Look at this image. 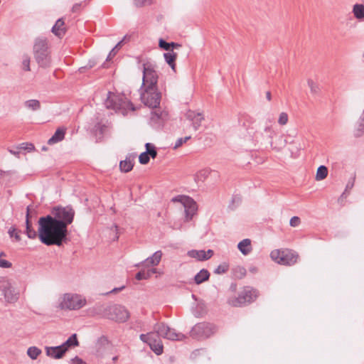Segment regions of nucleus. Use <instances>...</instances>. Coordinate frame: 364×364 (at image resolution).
<instances>
[{"label": "nucleus", "mask_w": 364, "mask_h": 364, "mask_svg": "<svg viewBox=\"0 0 364 364\" xmlns=\"http://www.w3.org/2000/svg\"><path fill=\"white\" fill-rule=\"evenodd\" d=\"M39 237L47 245H60L67 235L65 225L53 216L47 215L39 219Z\"/></svg>", "instance_id": "nucleus-1"}, {"label": "nucleus", "mask_w": 364, "mask_h": 364, "mask_svg": "<svg viewBox=\"0 0 364 364\" xmlns=\"http://www.w3.org/2000/svg\"><path fill=\"white\" fill-rule=\"evenodd\" d=\"M105 104L107 109L121 112L123 114L136 109L125 95L121 93L109 92Z\"/></svg>", "instance_id": "nucleus-2"}, {"label": "nucleus", "mask_w": 364, "mask_h": 364, "mask_svg": "<svg viewBox=\"0 0 364 364\" xmlns=\"http://www.w3.org/2000/svg\"><path fill=\"white\" fill-rule=\"evenodd\" d=\"M162 94L157 87H141L140 99L146 107L154 109L158 108L161 103Z\"/></svg>", "instance_id": "nucleus-3"}, {"label": "nucleus", "mask_w": 364, "mask_h": 364, "mask_svg": "<svg viewBox=\"0 0 364 364\" xmlns=\"http://www.w3.org/2000/svg\"><path fill=\"white\" fill-rule=\"evenodd\" d=\"M271 259L282 265H293L297 262L299 255L291 250H274L270 253Z\"/></svg>", "instance_id": "nucleus-4"}, {"label": "nucleus", "mask_w": 364, "mask_h": 364, "mask_svg": "<svg viewBox=\"0 0 364 364\" xmlns=\"http://www.w3.org/2000/svg\"><path fill=\"white\" fill-rule=\"evenodd\" d=\"M142 67L143 78L141 87H157L159 75L155 65L149 60H146L143 62Z\"/></svg>", "instance_id": "nucleus-5"}, {"label": "nucleus", "mask_w": 364, "mask_h": 364, "mask_svg": "<svg viewBox=\"0 0 364 364\" xmlns=\"http://www.w3.org/2000/svg\"><path fill=\"white\" fill-rule=\"evenodd\" d=\"M87 304L86 299L77 294H65L61 297L60 306L63 309L77 310Z\"/></svg>", "instance_id": "nucleus-6"}, {"label": "nucleus", "mask_w": 364, "mask_h": 364, "mask_svg": "<svg viewBox=\"0 0 364 364\" xmlns=\"http://www.w3.org/2000/svg\"><path fill=\"white\" fill-rule=\"evenodd\" d=\"M257 296L258 292L256 289L246 287L242 289L237 297L234 296L230 298L228 303L232 306H241L253 302Z\"/></svg>", "instance_id": "nucleus-7"}, {"label": "nucleus", "mask_w": 364, "mask_h": 364, "mask_svg": "<svg viewBox=\"0 0 364 364\" xmlns=\"http://www.w3.org/2000/svg\"><path fill=\"white\" fill-rule=\"evenodd\" d=\"M173 203H181L185 209L186 220L190 221L196 215L198 205L196 201L187 196H177L171 199Z\"/></svg>", "instance_id": "nucleus-8"}, {"label": "nucleus", "mask_w": 364, "mask_h": 364, "mask_svg": "<svg viewBox=\"0 0 364 364\" xmlns=\"http://www.w3.org/2000/svg\"><path fill=\"white\" fill-rule=\"evenodd\" d=\"M36 60L40 66L46 67L50 63L48 54V46L46 40H38L34 46Z\"/></svg>", "instance_id": "nucleus-9"}, {"label": "nucleus", "mask_w": 364, "mask_h": 364, "mask_svg": "<svg viewBox=\"0 0 364 364\" xmlns=\"http://www.w3.org/2000/svg\"><path fill=\"white\" fill-rule=\"evenodd\" d=\"M215 331L216 328L214 325L208 323H200L193 327L191 336L196 339H204L212 336Z\"/></svg>", "instance_id": "nucleus-10"}, {"label": "nucleus", "mask_w": 364, "mask_h": 364, "mask_svg": "<svg viewBox=\"0 0 364 364\" xmlns=\"http://www.w3.org/2000/svg\"><path fill=\"white\" fill-rule=\"evenodd\" d=\"M52 213L54 218L65 225V229L68 225L72 223L75 215V211L70 207L55 208Z\"/></svg>", "instance_id": "nucleus-11"}, {"label": "nucleus", "mask_w": 364, "mask_h": 364, "mask_svg": "<svg viewBox=\"0 0 364 364\" xmlns=\"http://www.w3.org/2000/svg\"><path fill=\"white\" fill-rule=\"evenodd\" d=\"M159 336L157 333L151 332L147 334H141L140 339L146 343L156 355H161L163 353L164 346Z\"/></svg>", "instance_id": "nucleus-12"}, {"label": "nucleus", "mask_w": 364, "mask_h": 364, "mask_svg": "<svg viewBox=\"0 0 364 364\" xmlns=\"http://www.w3.org/2000/svg\"><path fill=\"white\" fill-rule=\"evenodd\" d=\"M154 329L159 336L166 339L182 341L185 338L184 335L177 333L175 329L169 328L164 323L156 324Z\"/></svg>", "instance_id": "nucleus-13"}, {"label": "nucleus", "mask_w": 364, "mask_h": 364, "mask_svg": "<svg viewBox=\"0 0 364 364\" xmlns=\"http://www.w3.org/2000/svg\"><path fill=\"white\" fill-rule=\"evenodd\" d=\"M109 318L118 322H124L129 317V314L127 310L121 306H112L109 307Z\"/></svg>", "instance_id": "nucleus-14"}, {"label": "nucleus", "mask_w": 364, "mask_h": 364, "mask_svg": "<svg viewBox=\"0 0 364 364\" xmlns=\"http://www.w3.org/2000/svg\"><path fill=\"white\" fill-rule=\"evenodd\" d=\"M154 109L155 110L151 112V122L156 125H161L168 119V113L166 109H161L159 106Z\"/></svg>", "instance_id": "nucleus-15"}, {"label": "nucleus", "mask_w": 364, "mask_h": 364, "mask_svg": "<svg viewBox=\"0 0 364 364\" xmlns=\"http://www.w3.org/2000/svg\"><path fill=\"white\" fill-rule=\"evenodd\" d=\"M188 255L198 261H203L212 257L213 251L212 250H208V251L193 250L188 252Z\"/></svg>", "instance_id": "nucleus-16"}, {"label": "nucleus", "mask_w": 364, "mask_h": 364, "mask_svg": "<svg viewBox=\"0 0 364 364\" xmlns=\"http://www.w3.org/2000/svg\"><path fill=\"white\" fill-rule=\"evenodd\" d=\"M0 288L4 291V296L9 302H14L17 299V294L13 293L11 284L8 281L3 280Z\"/></svg>", "instance_id": "nucleus-17"}, {"label": "nucleus", "mask_w": 364, "mask_h": 364, "mask_svg": "<svg viewBox=\"0 0 364 364\" xmlns=\"http://www.w3.org/2000/svg\"><path fill=\"white\" fill-rule=\"evenodd\" d=\"M188 119L193 122V125L195 129H198L200 126L201 122L203 120V117L200 113L196 112L193 110H188L186 114Z\"/></svg>", "instance_id": "nucleus-18"}, {"label": "nucleus", "mask_w": 364, "mask_h": 364, "mask_svg": "<svg viewBox=\"0 0 364 364\" xmlns=\"http://www.w3.org/2000/svg\"><path fill=\"white\" fill-rule=\"evenodd\" d=\"M111 347V343L109 340L105 337H100L95 345V348L96 351L99 353H102L105 350H108Z\"/></svg>", "instance_id": "nucleus-19"}, {"label": "nucleus", "mask_w": 364, "mask_h": 364, "mask_svg": "<svg viewBox=\"0 0 364 364\" xmlns=\"http://www.w3.org/2000/svg\"><path fill=\"white\" fill-rule=\"evenodd\" d=\"M65 352L61 346L55 347H48L46 348V354L53 358L59 359L61 358Z\"/></svg>", "instance_id": "nucleus-20"}, {"label": "nucleus", "mask_w": 364, "mask_h": 364, "mask_svg": "<svg viewBox=\"0 0 364 364\" xmlns=\"http://www.w3.org/2000/svg\"><path fill=\"white\" fill-rule=\"evenodd\" d=\"M156 273V268L145 266V268H144L136 274V279L137 280L147 279L150 278L152 274Z\"/></svg>", "instance_id": "nucleus-21"}, {"label": "nucleus", "mask_w": 364, "mask_h": 364, "mask_svg": "<svg viewBox=\"0 0 364 364\" xmlns=\"http://www.w3.org/2000/svg\"><path fill=\"white\" fill-rule=\"evenodd\" d=\"M237 247L244 255H247L252 251V242L250 239H244L240 242Z\"/></svg>", "instance_id": "nucleus-22"}, {"label": "nucleus", "mask_w": 364, "mask_h": 364, "mask_svg": "<svg viewBox=\"0 0 364 364\" xmlns=\"http://www.w3.org/2000/svg\"><path fill=\"white\" fill-rule=\"evenodd\" d=\"M79 346V341L77 338V335L73 334L69 338L61 345L63 350L66 353L70 348H75Z\"/></svg>", "instance_id": "nucleus-23"}, {"label": "nucleus", "mask_w": 364, "mask_h": 364, "mask_svg": "<svg viewBox=\"0 0 364 364\" xmlns=\"http://www.w3.org/2000/svg\"><path fill=\"white\" fill-rule=\"evenodd\" d=\"M52 31L55 35L58 37H61L65 34V23L63 19H58L54 26L53 27Z\"/></svg>", "instance_id": "nucleus-24"}, {"label": "nucleus", "mask_w": 364, "mask_h": 364, "mask_svg": "<svg viewBox=\"0 0 364 364\" xmlns=\"http://www.w3.org/2000/svg\"><path fill=\"white\" fill-rule=\"evenodd\" d=\"M65 134V129L58 128L55 132L54 135L48 140V144H53L62 141L64 139Z\"/></svg>", "instance_id": "nucleus-25"}, {"label": "nucleus", "mask_w": 364, "mask_h": 364, "mask_svg": "<svg viewBox=\"0 0 364 364\" xmlns=\"http://www.w3.org/2000/svg\"><path fill=\"white\" fill-rule=\"evenodd\" d=\"M162 257L161 251L156 252L151 257L145 261V266H156L159 264Z\"/></svg>", "instance_id": "nucleus-26"}, {"label": "nucleus", "mask_w": 364, "mask_h": 364, "mask_svg": "<svg viewBox=\"0 0 364 364\" xmlns=\"http://www.w3.org/2000/svg\"><path fill=\"white\" fill-rule=\"evenodd\" d=\"M166 63L171 66L173 70L176 71V60L177 54L173 51L164 53Z\"/></svg>", "instance_id": "nucleus-27"}, {"label": "nucleus", "mask_w": 364, "mask_h": 364, "mask_svg": "<svg viewBox=\"0 0 364 364\" xmlns=\"http://www.w3.org/2000/svg\"><path fill=\"white\" fill-rule=\"evenodd\" d=\"M210 273L206 269L200 270L195 277V282L197 284H200L209 279Z\"/></svg>", "instance_id": "nucleus-28"}, {"label": "nucleus", "mask_w": 364, "mask_h": 364, "mask_svg": "<svg viewBox=\"0 0 364 364\" xmlns=\"http://www.w3.org/2000/svg\"><path fill=\"white\" fill-rule=\"evenodd\" d=\"M26 234L29 238L33 239L36 237V232L32 228L31 223L29 220V213L27 211L26 215Z\"/></svg>", "instance_id": "nucleus-29"}, {"label": "nucleus", "mask_w": 364, "mask_h": 364, "mask_svg": "<svg viewBox=\"0 0 364 364\" xmlns=\"http://www.w3.org/2000/svg\"><path fill=\"white\" fill-rule=\"evenodd\" d=\"M355 17L358 19L364 18V6L363 4H355L353 9Z\"/></svg>", "instance_id": "nucleus-30"}, {"label": "nucleus", "mask_w": 364, "mask_h": 364, "mask_svg": "<svg viewBox=\"0 0 364 364\" xmlns=\"http://www.w3.org/2000/svg\"><path fill=\"white\" fill-rule=\"evenodd\" d=\"M133 166L134 164L129 159L122 161L119 164L120 170L125 173L130 171L133 168Z\"/></svg>", "instance_id": "nucleus-31"}, {"label": "nucleus", "mask_w": 364, "mask_h": 364, "mask_svg": "<svg viewBox=\"0 0 364 364\" xmlns=\"http://www.w3.org/2000/svg\"><path fill=\"white\" fill-rule=\"evenodd\" d=\"M327 175H328L327 168L324 166H321L317 170L316 178L318 181H321V180L326 178Z\"/></svg>", "instance_id": "nucleus-32"}, {"label": "nucleus", "mask_w": 364, "mask_h": 364, "mask_svg": "<svg viewBox=\"0 0 364 364\" xmlns=\"http://www.w3.org/2000/svg\"><path fill=\"white\" fill-rule=\"evenodd\" d=\"M145 146L146 149V152L148 153L149 156H150L153 159L156 158L157 156L156 146L151 143H146Z\"/></svg>", "instance_id": "nucleus-33"}, {"label": "nucleus", "mask_w": 364, "mask_h": 364, "mask_svg": "<svg viewBox=\"0 0 364 364\" xmlns=\"http://www.w3.org/2000/svg\"><path fill=\"white\" fill-rule=\"evenodd\" d=\"M159 46L161 48H162L164 50H171V48L178 47L179 46L174 43H166L164 40L161 39L159 41Z\"/></svg>", "instance_id": "nucleus-34"}, {"label": "nucleus", "mask_w": 364, "mask_h": 364, "mask_svg": "<svg viewBox=\"0 0 364 364\" xmlns=\"http://www.w3.org/2000/svg\"><path fill=\"white\" fill-rule=\"evenodd\" d=\"M41 350L36 347H31L28 349V355L32 359H36L40 355Z\"/></svg>", "instance_id": "nucleus-35"}, {"label": "nucleus", "mask_w": 364, "mask_h": 364, "mask_svg": "<svg viewBox=\"0 0 364 364\" xmlns=\"http://www.w3.org/2000/svg\"><path fill=\"white\" fill-rule=\"evenodd\" d=\"M289 121V116L286 112H282L279 114V119H278V123L280 125H285L288 123Z\"/></svg>", "instance_id": "nucleus-36"}, {"label": "nucleus", "mask_w": 364, "mask_h": 364, "mask_svg": "<svg viewBox=\"0 0 364 364\" xmlns=\"http://www.w3.org/2000/svg\"><path fill=\"white\" fill-rule=\"evenodd\" d=\"M4 255V252L0 253V267L2 268H9L11 267V263L2 258Z\"/></svg>", "instance_id": "nucleus-37"}, {"label": "nucleus", "mask_w": 364, "mask_h": 364, "mask_svg": "<svg viewBox=\"0 0 364 364\" xmlns=\"http://www.w3.org/2000/svg\"><path fill=\"white\" fill-rule=\"evenodd\" d=\"M139 162L141 164H148L149 161V156L148 153H146V151L141 153L139 155Z\"/></svg>", "instance_id": "nucleus-38"}, {"label": "nucleus", "mask_w": 364, "mask_h": 364, "mask_svg": "<svg viewBox=\"0 0 364 364\" xmlns=\"http://www.w3.org/2000/svg\"><path fill=\"white\" fill-rule=\"evenodd\" d=\"M26 105L33 109H37L40 107V103L37 100H29L26 102Z\"/></svg>", "instance_id": "nucleus-39"}, {"label": "nucleus", "mask_w": 364, "mask_h": 364, "mask_svg": "<svg viewBox=\"0 0 364 364\" xmlns=\"http://www.w3.org/2000/svg\"><path fill=\"white\" fill-rule=\"evenodd\" d=\"M21 149L27 150L28 151H33L35 149L34 145L31 143H23L20 147Z\"/></svg>", "instance_id": "nucleus-40"}, {"label": "nucleus", "mask_w": 364, "mask_h": 364, "mask_svg": "<svg viewBox=\"0 0 364 364\" xmlns=\"http://www.w3.org/2000/svg\"><path fill=\"white\" fill-rule=\"evenodd\" d=\"M22 68L24 70H30V59L28 57H25L22 62Z\"/></svg>", "instance_id": "nucleus-41"}, {"label": "nucleus", "mask_w": 364, "mask_h": 364, "mask_svg": "<svg viewBox=\"0 0 364 364\" xmlns=\"http://www.w3.org/2000/svg\"><path fill=\"white\" fill-rule=\"evenodd\" d=\"M9 234L11 237H14L16 241H19L21 240L19 232L16 228H12L9 230Z\"/></svg>", "instance_id": "nucleus-42"}, {"label": "nucleus", "mask_w": 364, "mask_h": 364, "mask_svg": "<svg viewBox=\"0 0 364 364\" xmlns=\"http://www.w3.org/2000/svg\"><path fill=\"white\" fill-rule=\"evenodd\" d=\"M153 0H134L136 6H142L151 4Z\"/></svg>", "instance_id": "nucleus-43"}, {"label": "nucleus", "mask_w": 364, "mask_h": 364, "mask_svg": "<svg viewBox=\"0 0 364 364\" xmlns=\"http://www.w3.org/2000/svg\"><path fill=\"white\" fill-rule=\"evenodd\" d=\"M301 223L300 218L299 217L294 216L291 218L290 220V225L292 227L298 226Z\"/></svg>", "instance_id": "nucleus-44"}, {"label": "nucleus", "mask_w": 364, "mask_h": 364, "mask_svg": "<svg viewBox=\"0 0 364 364\" xmlns=\"http://www.w3.org/2000/svg\"><path fill=\"white\" fill-rule=\"evenodd\" d=\"M190 139V136H187V137H185V138H181L179 139L176 143V145L174 146L175 149H177L178 147H180L181 146H182L183 144L186 143L188 139Z\"/></svg>", "instance_id": "nucleus-45"}, {"label": "nucleus", "mask_w": 364, "mask_h": 364, "mask_svg": "<svg viewBox=\"0 0 364 364\" xmlns=\"http://www.w3.org/2000/svg\"><path fill=\"white\" fill-rule=\"evenodd\" d=\"M228 266L226 265V264L220 265L217 268L216 272L217 273H224V272H225L228 270Z\"/></svg>", "instance_id": "nucleus-46"}, {"label": "nucleus", "mask_w": 364, "mask_h": 364, "mask_svg": "<svg viewBox=\"0 0 364 364\" xmlns=\"http://www.w3.org/2000/svg\"><path fill=\"white\" fill-rule=\"evenodd\" d=\"M72 364H87V363H85L81 359H80L78 358H75V359L73 360Z\"/></svg>", "instance_id": "nucleus-47"}, {"label": "nucleus", "mask_w": 364, "mask_h": 364, "mask_svg": "<svg viewBox=\"0 0 364 364\" xmlns=\"http://www.w3.org/2000/svg\"><path fill=\"white\" fill-rule=\"evenodd\" d=\"M364 132V128L363 127H361L360 129H359L358 130V133L355 134V136L358 137V136H360L361 135H363Z\"/></svg>", "instance_id": "nucleus-48"}, {"label": "nucleus", "mask_w": 364, "mask_h": 364, "mask_svg": "<svg viewBox=\"0 0 364 364\" xmlns=\"http://www.w3.org/2000/svg\"><path fill=\"white\" fill-rule=\"evenodd\" d=\"M80 4L74 5L73 7V12L77 11L80 9Z\"/></svg>", "instance_id": "nucleus-49"}, {"label": "nucleus", "mask_w": 364, "mask_h": 364, "mask_svg": "<svg viewBox=\"0 0 364 364\" xmlns=\"http://www.w3.org/2000/svg\"><path fill=\"white\" fill-rule=\"evenodd\" d=\"M237 270L240 272V273L241 274V275H242V276H243V275H245V272H246V271H245V268H243V267H239V268L237 269Z\"/></svg>", "instance_id": "nucleus-50"}, {"label": "nucleus", "mask_w": 364, "mask_h": 364, "mask_svg": "<svg viewBox=\"0 0 364 364\" xmlns=\"http://www.w3.org/2000/svg\"><path fill=\"white\" fill-rule=\"evenodd\" d=\"M267 98L268 100H271V93L270 92H267Z\"/></svg>", "instance_id": "nucleus-51"}, {"label": "nucleus", "mask_w": 364, "mask_h": 364, "mask_svg": "<svg viewBox=\"0 0 364 364\" xmlns=\"http://www.w3.org/2000/svg\"><path fill=\"white\" fill-rule=\"evenodd\" d=\"M10 152H11V154H14V155H16V152H15V151H10Z\"/></svg>", "instance_id": "nucleus-52"}]
</instances>
